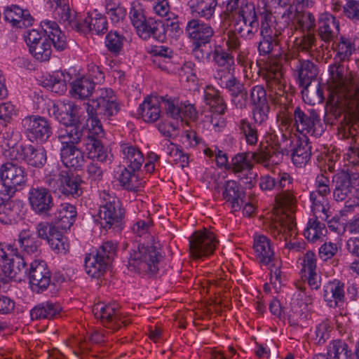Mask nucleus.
Instances as JSON below:
<instances>
[{
    "label": "nucleus",
    "mask_w": 359,
    "mask_h": 359,
    "mask_svg": "<svg viewBox=\"0 0 359 359\" xmlns=\"http://www.w3.org/2000/svg\"><path fill=\"white\" fill-rule=\"evenodd\" d=\"M83 135V130L74 124L66 125L64 129L60 130L57 137L62 147H76L82 141Z\"/></svg>",
    "instance_id": "de8ad7c7"
},
{
    "label": "nucleus",
    "mask_w": 359,
    "mask_h": 359,
    "mask_svg": "<svg viewBox=\"0 0 359 359\" xmlns=\"http://www.w3.org/2000/svg\"><path fill=\"white\" fill-rule=\"evenodd\" d=\"M185 34L193 44L205 46L210 42L215 32L209 24L199 19H191L187 23Z\"/></svg>",
    "instance_id": "aec40b11"
},
{
    "label": "nucleus",
    "mask_w": 359,
    "mask_h": 359,
    "mask_svg": "<svg viewBox=\"0 0 359 359\" xmlns=\"http://www.w3.org/2000/svg\"><path fill=\"white\" fill-rule=\"evenodd\" d=\"M17 243L23 255L36 256L39 251V242L29 229H24L20 232Z\"/></svg>",
    "instance_id": "09e8293b"
},
{
    "label": "nucleus",
    "mask_w": 359,
    "mask_h": 359,
    "mask_svg": "<svg viewBox=\"0 0 359 359\" xmlns=\"http://www.w3.org/2000/svg\"><path fill=\"white\" fill-rule=\"evenodd\" d=\"M128 167H125L118 176V181L121 186L128 190H137L141 184L135 172Z\"/></svg>",
    "instance_id": "0e129e2a"
},
{
    "label": "nucleus",
    "mask_w": 359,
    "mask_h": 359,
    "mask_svg": "<svg viewBox=\"0 0 359 359\" xmlns=\"http://www.w3.org/2000/svg\"><path fill=\"white\" fill-rule=\"evenodd\" d=\"M344 283L334 279L323 286V299L328 306L335 308L344 302Z\"/></svg>",
    "instance_id": "c9c22d12"
},
{
    "label": "nucleus",
    "mask_w": 359,
    "mask_h": 359,
    "mask_svg": "<svg viewBox=\"0 0 359 359\" xmlns=\"http://www.w3.org/2000/svg\"><path fill=\"white\" fill-rule=\"evenodd\" d=\"M31 209L38 215H48L53 208V197L43 187H32L28 193Z\"/></svg>",
    "instance_id": "f3484780"
},
{
    "label": "nucleus",
    "mask_w": 359,
    "mask_h": 359,
    "mask_svg": "<svg viewBox=\"0 0 359 359\" xmlns=\"http://www.w3.org/2000/svg\"><path fill=\"white\" fill-rule=\"evenodd\" d=\"M293 182V178L286 172L280 171L276 177H273L269 175L262 176L259 179V185L262 191H271L273 189L276 190H283L291 187Z\"/></svg>",
    "instance_id": "72a5a7b5"
},
{
    "label": "nucleus",
    "mask_w": 359,
    "mask_h": 359,
    "mask_svg": "<svg viewBox=\"0 0 359 359\" xmlns=\"http://www.w3.org/2000/svg\"><path fill=\"white\" fill-rule=\"evenodd\" d=\"M109 264L95 254H89L85 258V271L92 277L98 278L107 271Z\"/></svg>",
    "instance_id": "603ef678"
},
{
    "label": "nucleus",
    "mask_w": 359,
    "mask_h": 359,
    "mask_svg": "<svg viewBox=\"0 0 359 359\" xmlns=\"http://www.w3.org/2000/svg\"><path fill=\"white\" fill-rule=\"evenodd\" d=\"M50 248L57 254L65 255L69 249L67 238L58 230L50 237L48 241Z\"/></svg>",
    "instance_id": "774afa93"
},
{
    "label": "nucleus",
    "mask_w": 359,
    "mask_h": 359,
    "mask_svg": "<svg viewBox=\"0 0 359 359\" xmlns=\"http://www.w3.org/2000/svg\"><path fill=\"white\" fill-rule=\"evenodd\" d=\"M283 18L288 24L291 23V29L294 28L295 30L299 29L302 32H310L316 27L315 17L310 12H299L297 10L288 9L284 13Z\"/></svg>",
    "instance_id": "bb28decb"
},
{
    "label": "nucleus",
    "mask_w": 359,
    "mask_h": 359,
    "mask_svg": "<svg viewBox=\"0 0 359 359\" xmlns=\"http://www.w3.org/2000/svg\"><path fill=\"white\" fill-rule=\"evenodd\" d=\"M330 77L327 88L332 102L346 115L349 121L346 123L359 126V75L351 71L344 74V67L337 62L329 67Z\"/></svg>",
    "instance_id": "f257e3e1"
},
{
    "label": "nucleus",
    "mask_w": 359,
    "mask_h": 359,
    "mask_svg": "<svg viewBox=\"0 0 359 359\" xmlns=\"http://www.w3.org/2000/svg\"><path fill=\"white\" fill-rule=\"evenodd\" d=\"M157 67L168 74H176L180 69H184L186 67L191 68L192 63L188 62L181 66L173 60L172 56H167L163 58H157L154 63Z\"/></svg>",
    "instance_id": "e2e57ef3"
},
{
    "label": "nucleus",
    "mask_w": 359,
    "mask_h": 359,
    "mask_svg": "<svg viewBox=\"0 0 359 359\" xmlns=\"http://www.w3.org/2000/svg\"><path fill=\"white\" fill-rule=\"evenodd\" d=\"M1 269L4 276L9 279H15L22 271H27V262L23 256H17L11 262L1 264Z\"/></svg>",
    "instance_id": "4d7b16f0"
},
{
    "label": "nucleus",
    "mask_w": 359,
    "mask_h": 359,
    "mask_svg": "<svg viewBox=\"0 0 359 359\" xmlns=\"http://www.w3.org/2000/svg\"><path fill=\"white\" fill-rule=\"evenodd\" d=\"M212 54V62L216 68L215 78L219 76L224 77V74L233 73L235 59L233 55L226 50L221 45H215L211 53L207 54L206 58Z\"/></svg>",
    "instance_id": "412c9836"
},
{
    "label": "nucleus",
    "mask_w": 359,
    "mask_h": 359,
    "mask_svg": "<svg viewBox=\"0 0 359 359\" xmlns=\"http://www.w3.org/2000/svg\"><path fill=\"white\" fill-rule=\"evenodd\" d=\"M266 85L271 92L270 96L275 104H279L280 109L277 114L278 128L285 139L291 138L294 118L287 106V93L285 90L286 81L283 76L280 64L270 62L266 66Z\"/></svg>",
    "instance_id": "f03ea898"
},
{
    "label": "nucleus",
    "mask_w": 359,
    "mask_h": 359,
    "mask_svg": "<svg viewBox=\"0 0 359 359\" xmlns=\"http://www.w3.org/2000/svg\"><path fill=\"white\" fill-rule=\"evenodd\" d=\"M218 241L213 232L206 229L195 231L189 238V252L196 259L206 257L215 250Z\"/></svg>",
    "instance_id": "9b49d317"
},
{
    "label": "nucleus",
    "mask_w": 359,
    "mask_h": 359,
    "mask_svg": "<svg viewBox=\"0 0 359 359\" xmlns=\"http://www.w3.org/2000/svg\"><path fill=\"white\" fill-rule=\"evenodd\" d=\"M94 89L93 82L87 78H81L72 83L71 94L74 98L84 100L93 94Z\"/></svg>",
    "instance_id": "13d9d810"
},
{
    "label": "nucleus",
    "mask_w": 359,
    "mask_h": 359,
    "mask_svg": "<svg viewBox=\"0 0 359 359\" xmlns=\"http://www.w3.org/2000/svg\"><path fill=\"white\" fill-rule=\"evenodd\" d=\"M318 36L326 43H329L339 34V22L328 13L320 15L318 20Z\"/></svg>",
    "instance_id": "393cba45"
},
{
    "label": "nucleus",
    "mask_w": 359,
    "mask_h": 359,
    "mask_svg": "<svg viewBox=\"0 0 359 359\" xmlns=\"http://www.w3.org/2000/svg\"><path fill=\"white\" fill-rule=\"evenodd\" d=\"M100 205L97 213L100 227L105 230L123 229L126 211L118 198L103 191L100 194Z\"/></svg>",
    "instance_id": "423d86ee"
},
{
    "label": "nucleus",
    "mask_w": 359,
    "mask_h": 359,
    "mask_svg": "<svg viewBox=\"0 0 359 359\" xmlns=\"http://www.w3.org/2000/svg\"><path fill=\"white\" fill-rule=\"evenodd\" d=\"M9 156L17 161L24 160L34 168L43 167L47 160L46 150L43 147L34 148L32 145L13 147L9 150Z\"/></svg>",
    "instance_id": "dca6fc26"
},
{
    "label": "nucleus",
    "mask_w": 359,
    "mask_h": 359,
    "mask_svg": "<svg viewBox=\"0 0 359 359\" xmlns=\"http://www.w3.org/2000/svg\"><path fill=\"white\" fill-rule=\"evenodd\" d=\"M93 313L100 319L104 327L112 331H116L122 327H126L131 323L128 316H124L119 311L118 304L116 303L105 304L99 302L93 307Z\"/></svg>",
    "instance_id": "6e6552de"
},
{
    "label": "nucleus",
    "mask_w": 359,
    "mask_h": 359,
    "mask_svg": "<svg viewBox=\"0 0 359 359\" xmlns=\"http://www.w3.org/2000/svg\"><path fill=\"white\" fill-rule=\"evenodd\" d=\"M260 15L263 17V20H262L261 27H260V34L262 36V40L259 43L258 46V51L260 55H268L276 51V48H279L280 45V39L279 36L280 33H278L276 30H273L269 22L271 21L272 13L268 11H265L263 13H259ZM280 49V48H278ZM286 51L280 50H278L277 53H274V56H278V58L276 59H270L265 65V79H266V66L270 62H277L280 64V68H282V65L280 62L281 60H283L279 56L280 53H285ZM283 71V69H281ZM283 73V72H282Z\"/></svg>",
    "instance_id": "0eeeda50"
},
{
    "label": "nucleus",
    "mask_w": 359,
    "mask_h": 359,
    "mask_svg": "<svg viewBox=\"0 0 359 359\" xmlns=\"http://www.w3.org/2000/svg\"><path fill=\"white\" fill-rule=\"evenodd\" d=\"M76 217V208L67 203L60 204L55 212V222L58 228L69 229Z\"/></svg>",
    "instance_id": "37998d69"
},
{
    "label": "nucleus",
    "mask_w": 359,
    "mask_h": 359,
    "mask_svg": "<svg viewBox=\"0 0 359 359\" xmlns=\"http://www.w3.org/2000/svg\"><path fill=\"white\" fill-rule=\"evenodd\" d=\"M29 283L37 292L48 288L51 282L50 271L43 260H34L30 264L29 271Z\"/></svg>",
    "instance_id": "4be33fe9"
},
{
    "label": "nucleus",
    "mask_w": 359,
    "mask_h": 359,
    "mask_svg": "<svg viewBox=\"0 0 359 359\" xmlns=\"http://www.w3.org/2000/svg\"><path fill=\"white\" fill-rule=\"evenodd\" d=\"M167 154L174 163L184 168L189 165V156L183 151L181 147L174 143L170 142L166 147Z\"/></svg>",
    "instance_id": "338daca9"
},
{
    "label": "nucleus",
    "mask_w": 359,
    "mask_h": 359,
    "mask_svg": "<svg viewBox=\"0 0 359 359\" xmlns=\"http://www.w3.org/2000/svg\"><path fill=\"white\" fill-rule=\"evenodd\" d=\"M319 219H320L319 217L314 216L310 218L304 231V237L310 242L314 243L320 241L326 235L325 225Z\"/></svg>",
    "instance_id": "5fc2aeb1"
},
{
    "label": "nucleus",
    "mask_w": 359,
    "mask_h": 359,
    "mask_svg": "<svg viewBox=\"0 0 359 359\" xmlns=\"http://www.w3.org/2000/svg\"><path fill=\"white\" fill-rule=\"evenodd\" d=\"M5 20L19 28L30 26L33 18L27 10H23L17 5H11L4 11Z\"/></svg>",
    "instance_id": "a19ab883"
},
{
    "label": "nucleus",
    "mask_w": 359,
    "mask_h": 359,
    "mask_svg": "<svg viewBox=\"0 0 359 359\" xmlns=\"http://www.w3.org/2000/svg\"><path fill=\"white\" fill-rule=\"evenodd\" d=\"M337 135L339 139L348 141L349 146L346 154L348 160L353 164L359 163V144L356 142L357 135L353 125L341 123L338 128Z\"/></svg>",
    "instance_id": "7c9ffc66"
},
{
    "label": "nucleus",
    "mask_w": 359,
    "mask_h": 359,
    "mask_svg": "<svg viewBox=\"0 0 359 359\" xmlns=\"http://www.w3.org/2000/svg\"><path fill=\"white\" fill-rule=\"evenodd\" d=\"M71 79L69 74L60 70L55 71L43 81V86L50 88L51 91L58 94L64 93L67 90V83Z\"/></svg>",
    "instance_id": "8fccbe9b"
},
{
    "label": "nucleus",
    "mask_w": 359,
    "mask_h": 359,
    "mask_svg": "<svg viewBox=\"0 0 359 359\" xmlns=\"http://www.w3.org/2000/svg\"><path fill=\"white\" fill-rule=\"evenodd\" d=\"M120 152L123 163L126 167L133 170H139L144 161L142 152L137 146L130 143L121 142Z\"/></svg>",
    "instance_id": "2f4dec72"
},
{
    "label": "nucleus",
    "mask_w": 359,
    "mask_h": 359,
    "mask_svg": "<svg viewBox=\"0 0 359 359\" xmlns=\"http://www.w3.org/2000/svg\"><path fill=\"white\" fill-rule=\"evenodd\" d=\"M62 311L60 304L57 302L47 301L36 305L30 311L32 320H52L57 318Z\"/></svg>",
    "instance_id": "4c0bfd02"
},
{
    "label": "nucleus",
    "mask_w": 359,
    "mask_h": 359,
    "mask_svg": "<svg viewBox=\"0 0 359 359\" xmlns=\"http://www.w3.org/2000/svg\"><path fill=\"white\" fill-rule=\"evenodd\" d=\"M87 112L88 118L86 122V126L88 128V132L86 137H95L97 138L104 135V130L100 119L97 117L95 109L93 106L87 107Z\"/></svg>",
    "instance_id": "680f3d73"
},
{
    "label": "nucleus",
    "mask_w": 359,
    "mask_h": 359,
    "mask_svg": "<svg viewBox=\"0 0 359 359\" xmlns=\"http://www.w3.org/2000/svg\"><path fill=\"white\" fill-rule=\"evenodd\" d=\"M215 194L233 211H239L243 205L245 193L240 184L235 180H226L215 187Z\"/></svg>",
    "instance_id": "4468645a"
},
{
    "label": "nucleus",
    "mask_w": 359,
    "mask_h": 359,
    "mask_svg": "<svg viewBox=\"0 0 359 359\" xmlns=\"http://www.w3.org/2000/svg\"><path fill=\"white\" fill-rule=\"evenodd\" d=\"M300 276L311 290H318L321 285V277L317 273V257L312 251H307L300 259Z\"/></svg>",
    "instance_id": "a211bd4d"
},
{
    "label": "nucleus",
    "mask_w": 359,
    "mask_h": 359,
    "mask_svg": "<svg viewBox=\"0 0 359 359\" xmlns=\"http://www.w3.org/2000/svg\"><path fill=\"white\" fill-rule=\"evenodd\" d=\"M161 100L157 97H147L140 105L139 111L146 122H155L161 116Z\"/></svg>",
    "instance_id": "c03bdc74"
},
{
    "label": "nucleus",
    "mask_w": 359,
    "mask_h": 359,
    "mask_svg": "<svg viewBox=\"0 0 359 359\" xmlns=\"http://www.w3.org/2000/svg\"><path fill=\"white\" fill-rule=\"evenodd\" d=\"M311 146L307 138L299 139L297 141L296 147L292 154V161L298 167L305 165L310 160L311 156Z\"/></svg>",
    "instance_id": "864d4df0"
},
{
    "label": "nucleus",
    "mask_w": 359,
    "mask_h": 359,
    "mask_svg": "<svg viewBox=\"0 0 359 359\" xmlns=\"http://www.w3.org/2000/svg\"><path fill=\"white\" fill-rule=\"evenodd\" d=\"M0 180L13 188L24 185L27 182V173L24 168L12 162H6L0 166Z\"/></svg>",
    "instance_id": "c756f323"
},
{
    "label": "nucleus",
    "mask_w": 359,
    "mask_h": 359,
    "mask_svg": "<svg viewBox=\"0 0 359 359\" xmlns=\"http://www.w3.org/2000/svg\"><path fill=\"white\" fill-rule=\"evenodd\" d=\"M43 33L50 40L51 46L58 51L64 50L67 47V41L65 34L60 30L58 25L51 20L41 22Z\"/></svg>",
    "instance_id": "e433bc0d"
},
{
    "label": "nucleus",
    "mask_w": 359,
    "mask_h": 359,
    "mask_svg": "<svg viewBox=\"0 0 359 359\" xmlns=\"http://www.w3.org/2000/svg\"><path fill=\"white\" fill-rule=\"evenodd\" d=\"M140 27L135 29L140 37L143 39L152 37L157 41H162L165 38V28L161 22H157L151 19L146 20Z\"/></svg>",
    "instance_id": "a18cd8bd"
},
{
    "label": "nucleus",
    "mask_w": 359,
    "mask_h": 359,
    "mask_svg": "<svg viewBox=\"0 0 359 359\" xmlns=\"http://www.w3.org/2000/svg\"><path fill=\"white\" fill-rule=\"evenodd\" d=\"M21 125L25 133L32 142H45L53 134L49 121L39 115L25 116L22 119Z\"/></svg>",
    "instance_id": "9d476101"
},
{
    "label": "nucleus",
    "mask_w": 359,
    "mask_h": 359,
    "mask_svg": "<svg viewBox=\"0 0 359 359\" xmlns=\"http://www.w3.org/2000/svg\"><path fill=\"white\" fill-rule=\"evenodd\" d=\"M238 133L245 139L248 145L255 146L259 140V133L255 123L248 118H243L236 123Z\"/></svg>",
    "instance_id": "3c124183"
},
{
    "label": "nucleus",
    "mask_w": 359,
    "mask_h": 359,
    "mask_svg": "<svg viewBox=\"0 0 359 359\" xmlns=\"http://www.w3.org/2000/svg\"><path fill=\"white\" fill-rule=\"evenodd\" d=\"M60 157L62 163L75 170H80L86 163L84 152L77 147H61Z\"/></svg>",
    "instance_id": "58836bf2"
},
{
    "label": "nucleus",
    "mask_w": 359,
    "mask_h": 359,
    "mask_svg": "<svg viewBox=\"0 0 359 359\" xmlns=\"http://www.w3.org/2000/svg\"><path fill=\"white\" fill-rule=\"evenodd\" d=\"M75 24L76 25L72 28L84 34L89 32L92 34H102L107 31L108 22L106 18L96 11L88 15L82 23L75 19Z\"/></svg>",
    "instance_id": "cd10ccee"
},
{
    "label": "nucleus",
    "mask_w": 359,
    "mask_h": 359,
    "mask_svg": "<svg viewBox=\"0 0 359 359\" xmlns=\"http://www.w3.org/2000/svg\"><path fill=\"white\" fill-rule=\"evenodd\" d=\"M25 41L32 56L40 62L48 61L52 54L50 40L43 32L36 29L28 31Z\"/></svg>",
    "instance_id": "2eb2a0df"
},
{
    "label": "nucleus",
    "mask_w": 359,
    "mask_h": 359,
    "mask_svg": "<svg viewBox=\"0 0 359 359\" xmlns=\"http://www.w3.org/2000/svg\"><path fill=\"white\" fill-rule=\"evenodd\" d=\"M293 126L297 132L314 136L320 135L323 132L320 116L315 109L304 111L301 107H297L293 111Z\"/></svg>",
    "instance_id": "f8f14e48"
},
{
    "label": "nucleus",
    "mask_w": 359,
    "mask_h": 359,
    "mask_svg": "<svg viewBox=\"0 0 359 359\" xmlns=\"http://www.w3.org/2000/svg\"><path fill=\"white\" fill-rule=\"evenodd\" d=\"M218 85L226 88L230 93L231 96L245 89L240 81L233 75V73L224 74V77L219 76L215 78Z\"/></svg>",
    "instance_id": "69168bd1"
},
{
    "label": "nucleus",
    "mask_w": 359,
    "mask_h": 359,
    "mask_svg": "<svg viewBox=\"0 0 359 359\" xmlns=\"http://www.w3.org/2000/svg\"><path fill=\"white\" fill-rule=\"evenodd\" d=\"M91 104L88 106H93V109L97 108L100 113L107 116L116 114L119 111V107L116 102V97L111 88H97L95 90V98L91 100Z\"/></svg>",
    "instance_id": "6ab92c4d"
},
{
    "label": "nucleus",
    "mask_w": 359,
    "mask_h": 359,
    "mask_svg": "<svg viewBox=\"0 0 359 359\" xmlns=\"http://www.w3.org/2000/svg\"><path fill=\"white\" fill-rule=\"evenodd\" d=\"M329 195L311 191L309 199L311 203V211L314 217L322 221H327L330 216Z\"/></svg>",
    "instance_id": "ea45409f"
},
{
    "label": "nucleus",
    "mask_w": 359,
    "mask_h": 359,
    "mask_svg": "<svg viewBox=\"0 0 359 359\" xmlns=\"http://www.w3.org/2000/svg\"><path fill=\"white\" fill-rule=\"evenodd\" d=\"M50 187L57 189L62 194L78 197L82 194L81 180L78 176L69 174L66 170H62L58 175V179L55 182L57 186L52 185L50 180H48Z\"/></svg>",
    "instance_id": "5701e85b"
},
{
    "label": "nucleus",
    "mask_w": 359,
    "mask_h": 359,
    "mask_svg": "<svg viewBox=\"0 0 359 359\" xmlns=\"http://www.w3.org/2000/svg\"><path fill=\"white\" fill-rule=\"evenodd\" d=\"M83 141L88 158L97 160L102 163L111 161L112 154L98 138L89 136L86 137Z\"/></svg>",
    "instance_id": "473e14b6"
},
{
    "label": "nucleus",
    "mask_w": 359,
    "mask_h": 359,
    "mask_svg": "<svg viewBox=\"0 0 359 359\" xmlns=\"http://www.w3.org/2000/svg\"><path fill=\"white\" fill-rule=\"evenodd\" d=\"M327 351L330 359H353L352 350L347 343L341 339L331 341Z\"/></svg>",
    "instance_id": "6e6d98bb"
},
{
    "label": "nucleus",
    "mask_w": 359,
    "mask_h": 359,
    "mask_svg": "<svg viewBox=\"0 0 359 359\" xmlns=\"http://www.w3.org/2000/svg\"><path fill=\"white\" fill-rule=\"evenodd\" d=\"M358 41V39H355L352 41L351 39L345 36H341L339 40L334 41L332 48L335 53L334 59L339 62L348 60L355 50Z\"/></svg>",
    "instance_id": "49530a36"
},
{
    "label": "nucleus",
    "mask_w": 359,
    "mask_h": 359,
    "mask_svg": "<svg viewBox=\"0 0 359 359\" xmlns=\"http://www.w3.org/2000/svg\"><path fill=\"white\" fill-rule=\"evenodd\" d=\"M161 255L153 245L135 244L130 250L128 269L142 274H155L158 271Z\"/></svg>",
    "instance_id": "39448f33"
},
{
    "label": "nucleus",
    "mask_w": 359,
    "mask_h": 359,
    "mask_svg": "<svg viewBox=\"0 0 359 359\" xmlns=\"http://www.w3.org/2000/svg\"><path fill=\"white\" fill-rule=\"evenodd\" d=\"M52 110L55 117L65 126L74 125L80 122L81 108L72 102L54 104Z\"/></svg>",
    "instance_id": "a878e982"
},
{
    "label": "nucleus",
    "mask_w": 359,
    "mask_h": 359,
    "mask_svg": "<svg viewBox=\"0 0 359 359\" xmlns=\"http://www.w3.org/2000/svg\"><path fill=\"white\" fill-rule=\"evenodd\" d=\"M333 182L335 183L333 191L334 199L337 201L348 199L346 203H349L355 188L352 185L350 175L345 172L339 173L333 177Z\"/></svg>",
    "instance_id": "f704fd0d"
},
{
    "label": "nucleus",
    "mask_w": 359,
    "mask_h": 359,
    "mask_svg": "<svg viewBox=\"0 0 359 359\" xmlns=\"http://www.w3.org/2000/svg\"><path fill=\"white\" fill-rule=\"evenodd\" d=\"M252 248L256 260L261 264L267 266L274 261L273 246L267 236L263 234H255Z\"/></svg>",
    "instance_id": "b1692460"
},
{
    "label": "nucleus",
    "mask_w": 359,
    "mask_h": 359,
    "mask_svg": "<svg viewBox=\"0 0 359 359\" xmlns=\"http://www.w3.org/2000/svg\"><path fill=\"white\" fill-rule=\"evenodd\" d=\"M250 152L236 154L231 161L228 170L248 188L256 183L257 173L253 171V164L250 160Z\"/></svg>",
    "instance_id": "ddd939ff"
},
{
    "label": "nucleus",
    "mask_w": 359,
    "mask_h": 359,
    "mask_svg": "<svg viewBox=\"0 0 359 359\" xmlns=\"http://www.w3.org/2000/svg\"><path fill=\"white\" fill-rule=\"evenodd\" d=\"M207 104L212 109L213 113L224 114L226 110V104L221 93L215 88H208L205 93Z\"/></svg>",
    "instance_id": "052dcab7"
},
{
    "label": "nucleus",
    "mask_w": 359,
    "mask_h": 359,
    "mask_svg": "<svg viewBox=\"0 0 359 359\" xmlns=\"http://www.w3.org/2000/svg\"><path fill=\"white\" fill-rule=\"evenodd\" d=\"M19 207L14 201L0 203V222L5 224L15 223L19 218Z\"/></svg>",
    "instance_id": "bf43d9fd"
},
{
    "label": "nucleus",
    "mask_w": 359,
    "mask_h": 359,
    "mask_svg": "<svg viewBox=\"0 0 359 359\" xmlns=\"http://www.w3.org/2000/svg\"><path fill=\"white\" fill-rule=\"evenodd\" d=\"M189 6L192 14L208 21L215 17L217 0H189Z\"/></svg>",
    "instance_id": "79ce46f5"
},
{
    "label": "nucleus",
    "mask_w": 359,
    "mask_h": 359,
    "mask_svg": "<svg viewBox=\"0 0 359 359\" xmlns=\"http://www.w3.org/2000/svg\"><path fill=\"white\" fill-rule=\"evenodd\" d=\"M297 55L294 50H288L279 54L281 58L290 63L294 76L298 79L299 85L304 88H307L318 74V67L308 60H295Z\"/></svg>",
    "instance_id": "1a4fd4ad"
},
{
    "label": "nucleus",
    "mask_w": 359,
    "mask_h": 359,
    "mask_svg": "<svg viewBox=\"0 0 359 359\" xmlns=\"http://www.w3.org/2000/svg\"><path fill=\"white\" fill-rule=\"evenodd\" d=\"M224 15L233 21L234 30L242 37L252 39L258 32L259 8L251 0H226Z\"/></svg>",
    "instance_id": "7ed1b4c3"
},
{
    "label": "nucleus",
    "mask_w": 359,
    "mask_h": 359,
    "mask_svg": "<svg viewBox=\"0 0 359 359\" xmlns=\"http://www.w3.org/2000/svg\"><path fill=\"white\" fill-rule=\"evenodd\" d=\"M46 8L55 19L69 27L75 26L76 15L70 8L69 0H45Z\"/></svg>",
    "instance_id": "c85d7f7f"
},
{
    "label": "nucleus",
    "mask_w": 359,
    "mask_h": 359,
    "mask_svg": "<svg viewBox=\"0 0 359 359\" xmlns=\"http://www.w3.org/2000/svg\"><path fill=\"white\" fill-rule=\"evenodd\" d=\"M275 197L276 205L283 212L276 215L269 226L270 234L280 241H287L290 238H295L297 229L294 217L292 215L296 204V198L293 192L289 189L280 190Z\"/></svg>",
    "instance_id": "20e7f679"
}]
</instances>
